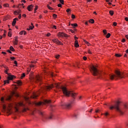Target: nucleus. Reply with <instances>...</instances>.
<instances>
[{
	"mask_svg": "<svg viewBox=\"0 0 128 128\" xmlns=\"http://www.w3.org/2000/svg\"><path fill=\"white\" fill-rule=\"evenodd\" d=\"M53 88H57V90H62L63 94H65L66 96H69L70 94L71 96H72L73 98H76V94L72 92L71 91H68V90L66 89V88L58 84H52L49 86H41V88L40 90V92H44V90H50Z\"/></svg>",
	"mask_w": 128,
	"mask_h": 128,
	"instance_id": "1",
	"label": "nucleus"
},
{
	"mask_svg": "<svg viewBox=\"0 0 128 128\" xmlns=\"http://www.w3.org/2000/svg\"><path fill=\"white\" fill-rule=\"evenodd\" d=\"M120 102L118 101L114 106H111L110 107V110H116L121 116L124 114V112H126V110L128 109V105L126 104H124V109L122 110L120 108Z\"/></svg>",
	"mask_w": 128,
	"mask_h": 128,
	"instance_id": "2",
	"label": "nucleus"
},
{
	"mask_svg": "<svg viewBox=\"0 0 128 128\" xmlns=\"http://www.w3.org/2000/svg\"><path fill=\"white\" fill-rule=\"evenodd\" d=\"M124 73L120 72L119 70L115 71V74H110V80H118V78H124Z\"/></svg>",
	"mask_w": 128,
	"mask_h": 128,
	"instance_id": "3",
	"label": "nucleus"
},
{
	"mask_svg": "<svg viewBox=\"0 0 128 128\" xmlns=\"http://www.w3.org/2000/svg\"><path fill=\"white\" fill-rule=\"evenodd\" d=\"M72 104H74L73 101H71L68 103L62 102L61 104V106L66 108H70L72 106Z\"/></svg>",
	"mask_w": 128,
	"mask_h": 128,
	"instance_id": "4",
	"label": "nucleus"
},
{
	"mask_svg": "<svg viewBox=\"0 0 128 128\" xmlns=\"http://www.w3.org/2000/svg\"><path fill=\"white\" fill-rule=\"evenodd\" d=\"M91 72H92L93 76H98V74H100V72H98V70L96 69V68L94 67V66H92L91 68Z\"/></svg>",
	"mask_w": 128,
	"mask_h": 128,
	"instance_id": "5",
	"label": "nucleus"
},
{
	"mask_svg": "<svg viewBox=\"0 0 128 128\" xmlns=\"http://www.w3.org/2000/svg\"><path fill=\"white\" fill-rule=\"evenodd\" d=\"M34 80L36 82L39 83V84H42V78L40 76H36L34 78Z\"/></svg>",
	"mask_w": 128,
	"mask_h": 128,
	"instance_id": "6",
	"label": "nucleus"
},
{
	"mask_svg": "<svg viewBox=\"0 0 128 128\" xmlns=\"http://www.w3.org/2000/svg\"><path fill=\"white\" fill-rule=\"evenodd\" d=\"M52 42H54V44H61V46H62V43L60 40H58V38H54L52 40Z\"/></svg>",
	"mask_w": 128,
	"mask_h": 128,
	"instance_id": "7",
	"label": "nucleus"
},
{
	"mask_svg": "<svg viewBox=\"0 0 128 128\" xmlns=\"http://www.w3.org/2000/svg\"><path fill=\"white\" fill-rule=\"evenodd\" d=\"M58 36H60L61 38H68V34L64 33V32H59L58 34Z\"/></svg>",
	"mask_w": 128,
	"mask_h": 128,
	"instance_id": "8",
	"label": "nucleus"
},
{
	"mask_svg": "<svg viewBox=\"0 0 128 128\" xmlns=\"http://www.w3.org/2000/svg\"><path fill=\"white\" fill-rule=\"evenodd\" d=\"M39 94H40V92H38L37 94L34 93L33 95L32 96V98H34V100H36V97L38 96Z\"/></svg>",
	"mask_w": 128,
	"mask_h": 128,
	"instance_id": "9",
	"label": "nucleus"
},
{
	"mask_svg": "<svg viewBox=\"0 0 128 128\" xmlns=\"http://www.w3.org/2000/svg\"><path fill=\"white\" fill-rule=\"evenodd\" d=\"M16 20H18V18H15L13 20V22H12V26H16Z\"/></svg>",
	"mask_w": 128,
	"mask_h": 128,
	"instance_id": "10",
	"label": "nucleus"
},
{
	"mask_svg": "<svg viewBox=\"0 0 128 128\" xmlns=\"http://www.w3.org/2000/svg\"><path fill=\"white\" fill-rule=\"evenodd\" d=\"M34 8V5L31 4L28 6L27 10H28V12H32V10Z\"/></svg>",
	"mask_w": 128,
	"mask_h": 128,
	"instance_id": "11",
	"label": "nucleus"
},
{
	"mask_svg": "<svg viewBox=\"0 0 128 128\" xmlns=\"http://www.w3.org/2000/svg\"><path fill=\"white\" fill-rule=\"evenodd\" d=\"M8 80H14V78H16V76H10V75H8Z\"/></svg>",
	"mask_w": 128,
	"mask_h": 128,
	"instance_id": "12",
	"label": "nucleus"
},
{
	"mask_svg": "<svg viewBox=\"0 0 128 128\" xmlns=\"http://www.w3.org/2000/svg\"><path fill=\"white\" fill-rule=\"evenodd\" d=\"M22 12V10H18L14 12V14L18 15L20 14V12Z\"/></svg>",
	"mask_w": 128,
	"mask_h": 128,
	"instance_id": "13",
	"label": "nucleus"
},
{
	"mask_svg": "<svg viewBox=\"0 0 128 128\" xmlns=\"http://www.w3.org/2000/svg\"><path fill=\"white\" fill-rule=\"evenodd\" d=\"M50 102H52L50 101V100H44V104H50Z\"/></svg>",
	"mask_w": 128,
	"mask_h": 128,
	"instance_id": "14",
	"label": "nucleus"
},
{
	"mask_svg": "<svg viewBox=\"0 0 128 128\" xmlns=\"http://www.w3.org/2000/svg\"><path fill=\"white\" fill-rule=\"evenodd\" d=\"M74 46L76 48H78V46H80V44H78V41L77 40L75 41Z\"/></svg>",
	"mask_w": 128,
	"mask_h": 128,
	"instance_id": "15",
	"label": "nucleus"
},
{
	"mask_svg": "<svg viewBox=\"0 0 128 128\" xmlns=\"http://www.w3.org/2000/svg\"><path fill=\"white\" fill-rule=\"evenodd\" d=\"M24 105L22 102H19L18 104H16L17 106H24Z\"/></svg>",
	"mask_w": 128,
	"mask_h": 128,
	"instance_id": "16",
	"label": "nucleus"
},
{
	"mask_svg": "<svg viewBox=\"0 0 128 128\" xmlns=\"http://www.w3.org/2000/svg\"><path fill=\"white\" fill-rule=\"evenodd\" d=\"M34 28V26H29V28H27V30H33Z\"/></svg>",
	"mask_w": 128,
	"mask_h": 128,
	"instance_id": "17",
	"label": "nucleus"
},
{
	"mask_svg": "<svg viewBox=\"0 0 128 128\" xmlns=\"http://www.w3.org/2000/svg\"><path fill=\"white\" fill-rule=\"evenodd\" d=\"M38 112L40 114V116H44V112L40 110H38Z\"/></svg>",
	"mask_w": 128,
	"mask_h": 128,
	"instance_id": "18",
	"label": "nucleus"
},
{
	"mask_svg": "<svg viewBox=\"0 0 128 128\" xmlns=\"http://www.w3.org/2000/svg\"><path fill=\"white\" fill-rule=\"evenodd\" d=\"M6 100H12V96H7V97L6 98Z\"/></svg>",
	"mask_w": 128,
	"mask_h": 128,
	"instance_id": "19",
	"label": "nucleus"
},
{
	"mask_svg": "<svg viewBox=\"0 0 128 128\" xmlns=\"http://www.w3.org/2000/svg\"><path fill=\"white\" fill-rule=\"evenodd\" d=\"M16 84H18V86H22V81L18 80L16 82Z\"/></svg>",
	"mask_w": 128,
	"mask_h": 128,
	"instance_id": "20",
	"label": "nucleus"
},
{
	"mask_svg": "<svg viewBox=\"0 0 128 128\" xmlns=\"http://www.w3.org/2000/svg\"><path fill=\"white\" fill-rule=\"evenodd\" d=\"M89 22L90 24H94V19H90L89 20Z\"/></svg>",
	"mask_w": 128,
	"mask_h": 128,
	"instance_id": "21",
	"label": "nucleus"
},
{
	"mask_svg": "<svg viewBox=\"0 0 128 128\" xmlns=\"http://www.w3.org/2000/svg\"><path fill=\"white\" fill-rule=\"evenodd\" d=\"M10 50H11V52H14V47H12V46H10Z\"/></svg>",
	"mask_w": 128,
	"mask_h": 128,
	"instance_id": "22",
	"label": "nucleus"
},
{
	"mask_svg": "<svg viewBox=\"0 0 128 128\" xmlns=\"http://www.w3.org/2000/svg\"><path fill=\"white\" fill-rule=\"evenodd\" d=\"M36 106H42V102H36Z\"/></svg>",
	"mask_w": 128,
	"mask_h": 128,
	"instance_id": "23",
	"label": "nucleus"
},
{
	"mask_svg": "<svg viewBox=\"0 0 128 128\" xmlns=\"http://www.w3.org/2000/svg\"><path fill=\"white\" fill-rule=\"evenodd\" d=\"M71 26H73V28H76V26H78V24H71Z\"/></svg>",
	"mask_w": 128,
	"mask_h": 128,
	"instance_id": "24",
	"label": "nucleus"
},
{
	"mask_svg": "<svg viewBox=\"0 0 128 128\" xmlns=\"http://www.w3.org/2000/svg\"><path fill=\"white\" fill-rule=\"evenodd\" d=\"M4 84H10V80L8 79V80L4 81Z\"/></svg>",
	"mask_w": 128,
	"mask_h": 128,
	"instance_id": "25",
	"label": "nucleus"
},
{
	"mask_svg": "<svg viewBox=\"0 0 128 128\" xmlns=\"http://www.w3.org/2000/svg\"><path fill=\"white\" fill-rule=\"evenodd\" d=\"M115 56H116V58H120V56H122V54H116Z\"/></svg>",
	"mask_w": 128,
	"mask_h": 128,
	"instance_id": "26",
	"label": "nucleus"
},
{
	"mask_svg": "<svg viewBox=\"0 0 128 128\" xmlns=\"http://www.w3.org/2000/svg\"><path fill=\"white\" fill-rule=\"evenodd\" d=\"M47 8H48L49 10H54L52 7H50V6L49 4H48V5H47Z\"/></svg>",
	"mask_w": 128,
	"mask_h": 128,
	"instance_id": "27",
	"label": "nucleus"
},
{
	"mask_svg": "<svg viewBox=\"0 0 128 128\" xmlns=\"http://www.w3.org/2000/svg\"><path fill=\"white\" fill-rule=\"evenodd\" d=\"M110 16H114V11L112 10H110Z\"/></svg>",
	"mask_w": 128,
	"mask_h": 128,
	"instance_id": "28",
	"label": "nucleus"
},
{
	"mask_svg": "<svg viewBox=\"0 0 128 128\" xmlns=\"http://www.w3.org/2000/svg\"><path fill=\"white\" fill-rule=\"evenodd\" d=\"M8 36H10V38L12 37V32L10 31V32H8Z\"/></svg>",
	"mask_w": 128,
	"mask_h": 128,
	"instance_id": "29",
	"label": "nucleus"
},
{
	"mask_svg": "<svg viewBox=\"0 0 128 128\" xmlns=\"http://www.w3.org/2000/svg\"><path fill=\"white\" fill-rule=\"evenodd\" d=\"M110 34L108 33V34H107V35L106 36V38H110Z\"/></svg>",
	"mask_w": 128,
	"mask_h": 128,
	"instance_id": "30",
	"label": "nucleus"
},
{
	"mask_svg": "<svg viewBox=\"0 0 128 128\" xmlns=\"http://www.w3.org/2000/svg\"><path fill=\"white\" fill-rule=\"evenodd\" d=\"M10 6V4H4V6H5L6 8H8V7Z\"/></svg>",
	"mask_w": 128,
	"mask_h": 128,
	"instance_id": "31",
	"label": "nucleus"
},
{
	"mask_svg": "<svg viewBox=\"0 0 128 128\" xmlns=\"http://www.w3.org/2000/svg\"><path fill=\"white\" fill-rule=\"evenodd\" d=\"M6 30H4V34L3 35V37L6 36Z\"/></svg>",
	"mask_w": 128,
	"mask_h": 128,
	"instance_id": "32",
	"label": "nucleus"
},
{
	"mask_svg": "<svg viewBox=\"0 0 128 128\" xmlns=\"http://www.w3.org/2000/svg\"><path fill=\"white\" fill-rule=\"evenodd\" d=\"M84 42L85 44H86L88 46H90V43L88 41L84 40Z\"/></svg>",
	"mask_w": 128,
	"mask_h": 128,
	"instance_id": "33",
	"label": "nucleus"
},
{
	"mask_svg": "<svg viewBox=\"0 0 128 128\" xmlns=\"http://www.w3.org/2000/svg\"><path fill=\"white\" fill-rule=\"evenodd\" d=\"M26 76V74L23 73L21 76V78H24Z\"/></svg>",
	"mask_w": 128,
	"mask_h": 128,
	"instance_id": "34",
	"label": "nucleus"
},
{
	"mask_svg": "<svg viewBox=\"0 0 128 128\" xmlns=\"http://www.w3.org/2000/svg\"><path fill=\"white\" fill-rule=\"evenodd\" d=\"M60 56L59 54H57L56 56V58H60Z\"/></svg>",
	"mask_w": 128,
	"mask_h": 128,
	"instance_id": "35",
	"label": "nucleus"
},
{
	"mask_svg": "<svg viewBox=\"0 0 128 128\" xmlns=\"http://www.w3.org/2000/svg\"><path fill=\"white\" fill-rule=\"evenodd\" d=\"M27 110H28V108H24L23 111L24 112H26Z\"/></svg>",
	"mask_w": 128,
	"mask_h": 128,
	"instance_id": "36",
	"label": "nucleus"
},
{
	"mask_svg": "<svg viewBox=\"0 0 128 128\" xmlns=\"http://www.w3.org/2000/svg\"><path fill=\"white\" fill-rule=\"evenodd\" d=\"M53 18H58V16L56 14H54Z\"/></svg>",
	"mask_w": 128,
	"mask_h": 128,
	"instance_id": "37",
	"label": "nucleus"
},
{
	"mask_svg": "<svg viewBox=\"0 0 128 128\" xmlns=\"http://www.w3.org/2000/svg\"><path fill=\"white\" fill-rule=\"evenodd\" d=\"M14 64H16V66H18V62H16V60L14 61Z\"/></svg>",
	"mask_w": 128,
	"mask_h": 128,
	"instance_id": "38",
	"label": "nucleus"
},
{
	"mask_svg": "<svg viewBox=\"0 0 128 128\" xmlns=\"http://www.w3.org/2000/svg\"><path fill=\"white\" fill-rule=\"evenodd\" d=\"M103 32H104V34H107L106 30H104Z\"/></svg>",
	"mask_w": 128,
	"mask_h": 128,
	"instance_id": "39",
	"label": "nucleus"
},
{
	"mask_svg": "<svg viewBox=\"0 0 128 128\" xmlns=\"http://www.w3.org/2000/svg\"><path fill=\"white\" fill-rule=\"evenodd\" d=\"M117 24H118V23H116V22H114L113 23V26H116Z\"/></svg>",
	"mask_w": 128,
	"mask_h": 128,
	"instance_id": "40",
	"label": "nucleus"
},
{
	"mask_svg": "<svg viewBox=\"0 0 128 128\" xmlns=\"http://www.w3.org/2000/svg\"><path fill=\"white\" fill-rule=\"evenodd\" d=\"M0 100H1V102H4V97H2Z\"/></svg>",
	"mask_w": 128,
	"mask_h": 128,
	"instance_id": "41",
	"label": "nucleus"
},
{
	"mask_svg": "<svg viewBox=\"0 0 128 128\" xmlns=\"http://www.w3.org/2000/svg\"><path fill=\"white\" fill-rule=\"evenodd\" d=\"M60 4H64V0H60Z\"/></svg>",
	"mask_w": 128,
	"mask_h": 128,
	"instance_id": "42",
	"label": "nucleus"
},
{
	"mask_svg": "<svg viewBox=\"0 0 128 128\" xmlns=\"http://www.w3.org/2000/svg\"><path fill=\"white\" fill-rule=\"evenodd\" d=\"M104 116H108V112H106L105 114H104Z\"/></svg>",
	"mask_w": 128,
	"mask_h": 128,
	"instance_id": "43",
	"label": "nucleus"
},
{
	"mask_svg": "<svg viewBox=\"0 0 128 128\" xmlns=\"http://www.w3.org/2000/svg\"><path fill=\"white\" fill-rule=\"evenodd\" d=\"M10 60H16V58H14V56L10 57Z\"/></svg>",
	"mask_w": 128,
	"mask_h": 128,
	"instance_id": "44",
	"label": "nucleus"
},
{
	"mask_svg": "<svg viewBox=\"0 0 128 128\" xmlns=\"http://www.w3.org/2000/svg\"><path fill=\"white\" fill-rule=\"evenodd\" d=\"M23 6V8H24V4H19L18 6V8H20V6Z\"/></svg>",
	"mask_w": 128,
	"mask_h": 128,
	"instance_id": "45",
	"label": "nucleus"
},
{
	"mask_svg": "<svg viewBox=\"0 0 128 128\" xmlns=\"http://www.w3.org/2000/svg\"><path fill=\"white\" fill-rule=\"evenodd\" d=\"M14 44L15 46H18V42L14 41Z\"/></svg>",
	"mask_w": 128,
	"mask_h": 128,
	"instance_id": "46",
	"label": "nucleus"
},
{
	"mask_svg": "<svg viewBox=\"0 0 128 128\" xmlns=\"http://www.w3.org/2000/svg\"><path fill=\"white\" fill-rule=\"evenodd\" d=\"M72 18H76V16L74 14L72 15Z\"/></svg>",
	"mask_w": 128,
	"mask_h": 128,
	"instance_id": "47",
	"label": "nucleus"
},
{
	"mask_svg": "<svg viewBox=\"0 0 128 128\" xmlns=\"http://www.w3.org/2000/svg\"><path fill=\"white\" fill-rule=\"evenodd\" d=\"M4 72H5V74H8V76H10V74H8V71H7V70H5V71H4Z\"/></svg>",
	"mask_w": 128,
	"mask_h": 128,
	"instance_id": "48",
	"label": "nucleus"
},
{
	"mask_svg": "<svg viewBox=\"0 0 128 128\" xmlns=\"http://www.w3.org/2000/svg\"><path fill=\"white\" fill-rule=\"evenodd\" d=\"M15 42H18V37H15Z\"/></svg>",
	"mask_w": 128,
	"mask_h": 128,
	"instance_id": "49",
	"label": "nucleus"
},
{
	"mask_svg": "<svg viewBox=\"0 0 128 128\" xmlns=\"http://www.w3.org/2000/svg\"><path fill=\"white\" fill-rule=\"evenodd\" d=\"M2 66L4 68H8V67H7V66H6V65H2Z\"/></svg>",
	"mask_w": 128,
	"mask_h": 128,
	"instance_id": "50",
	"label": "nucleus"
},
{
	"mask_svg": "<svg viewBox=\"0 0 128 128\" xmlns=\"http://www.w3.org/2000/svg\"><path fill=\"white\" fill-rule=\"evenodd\" d=\"M58 8H62V4H58Z\"/></svg>",
	"mask_w": 128,
	"mask_h": 128,
	"instance_id": "51",
	"label": "nucleus"
},
{
	"mask_svg": "<svg viewBox=\"0 0 128 128\" xmlns=\"http://www.w3.org/2000/svg\"><path fill=\"white\" fill-rule=\"evenodd\" d=\"M7 52H9V54H12V51H10V50H7Z\"/></svg>",
	"mask_w": 128,
	"mask_h": 128,
	"instance_id": "52",
	"label": "nucleus"
},
{
	"mask_svg": "<svg viewBox=\"0 0 128 128\" xmlns=\"http://www.w3.org/2000/svg\"><path fill=\"white\" fill-rule=\"evenodd\" d=\"M31 114H32V116H34V111H32V112H31Z\"/></svg>",
	"mask_w": 128,
	"mask_h": 128,
	"instance_id": "53",
	"label": "nucleus"
},
{
	"mask_svg": "<svg viewBox=\"0 0 128 128\" xmlns=\"http://www.w3.org/2000/svg\"><path fill=\"white\" fill-rule=\"evenodd\" d=\"M34 65H32V64L30 65V68H34Z\"/></svg>",
	"mask_w": 128,
	"mask_h": 128,
	"instance_id": "54",
	"label": "nucleus"
},
{
	"mask_svg": "<svg viewBox=\"0 0 128 128\" xmlns=\"http://www.w3.org/2000/svg\"><path fill=\"white\" fill-rule=\"evenodd\" d=\"M122 42H126V39L123 38V39L122 40Z\"/></svg>",
	"mask_w": 128,
	"mask_h": 128,
	"instance_id": "55",
	"label": "nucleus"
},
{
	"mask_svg": "<svg viewBox=\"0 0 128 128\" xmlns=\"http://www.w3.org/2000/svg\"><path fill=\"white\" fill-rule=\"evenodd\" d=\"M52 28H54L55 30H56V26H53V27H52Z\"/></svg>",
	"mask_w": 128,
	"mask_h": 128,
	"instance_id": "56",
	"label": "nucleus"
},
{
	"mask_svg": "<svg viewBox=\"0 0 128 128\" xmlns=\"http://www.w3.org/2000/svg\"><path fill=\"white\" fill-rule=\"evenodd\" d=\"M38 8V6H36V8H34V10H35V11H36V10H37Z\"/></svg>",
	"mask_w": 128,
	"mask_h": 128,
	"instance_id": "57",
	"label": "nucleus"
},
{
	"mask_svg": "<svg viewBox=\"0 0 128 128\" xmlns=\"http://www.w3.org/2000/svg\"><path fill=\"white\" fill-rule=\"evenodd\" d=\"M70 32H72V34H74V30H70Z\"/></svg>",
	"mask_w": 128,
	"mask_h": 128,
	"instance_id": "58",
	"label": "nucleus"
},
{
	"mask_svg": "<svg viewBox=\"0 0 128 128\" xmlns=\"http://www.w3.org/2000/svg\"><path fill=\"white\" fill-rule=\"evenodd\" d=\"M70 12V9H67L66 10V12Z\"/></svg>",
	"mask_w": 128,
	"mask_h": 128,
	"instance_id": "59",
	"label": "nucleus"
},
{
	"mask_svg": "<svg viewBox=\"0 0 128 128\" xmlns=\"http://www.w3.org/2000/svg\"><path fill=\"white\" fill-rule=\"evenodd\" d=\"M86 56H84L83 57V59L84 60H86Z\"/></svg>",
	"mask_w": 128,
	"mask_h": 128,
	"instance_id": "60",
	"label": "nucleus"
},
{
	"mask_svg": "<svg viewBox=\"0 0 128 128\" xmlns=\"http://www.w3.org/2000/svg\"><path fill=\"white\" fill-rule=\"evenodd\" d=\"M24 34V31H21L20 32V34L21 36Z\"/></svg>",
	"mask_w": 128,
	"mask_h": 128,
	"instance_id": "61",
	"label": "nucleus"
},
{
	"mask_svg": "<svg viewBox=\"0 0 128 128\" xmlns=\"http://www.w3.org/2000/svg\"><path fill=\"white\" fill-rule=\"evenodd\" d=\"M46 36H50V33H48V34H46Z\"/></svg>",
	"mask_w": 128,
	"mask_h": 128,
	"instance_id": "62",
	"label": "nucleus"
},
{
	"mask_svg": "<svg viewBox=\"0 0 128 128\" xmlns=\"http://www.w3.org/2000/svg\"><path fill=\"white\" fill-rule=\"evenodd\" d=\"M99 112H100L99 110H96V113Z\"/></svg>",
	"mask_w": 128,
	"mask_h": 128,
	"instance_id": "63",
	"label": "nucleus"
},
{
	"mask_svg": "<svg viewBox=\"0 0 128 128\" xmlns=\"http://www.w3.org/2000/svg\"><path fill=\"white\" fill-rule=\"evenodd\" d=\"M125 20H126V22H128V17L125 18Z\"/></svg>",
	"mask_w": 128,
	"mask_h": 128,
	"instance_id": "64",
	"label": "nucleus"
}]
</instances>
